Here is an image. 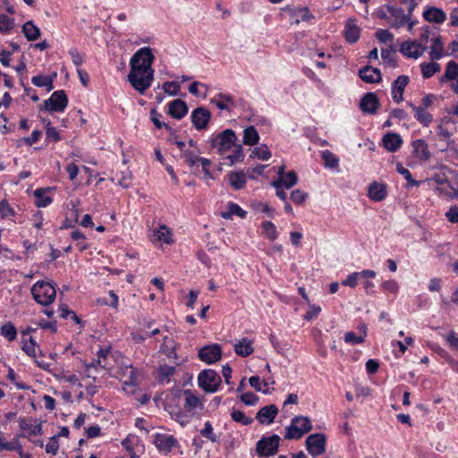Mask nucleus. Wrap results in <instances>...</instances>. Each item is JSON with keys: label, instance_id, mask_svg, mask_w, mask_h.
Wrapping results in <instances>:
<instances>
[{"label": "nucleus", "instance_id": "nucleus-1", "mask_svg": "<svg viewBox=\"0 0 458 458\" xmlns=\"http://www.w3.org/2000/svg\"><path fill=\"white\" fill-rule=\"evenodd\" d=\"M155 56L148 47L139 49L131 58L128 81L135 90L143 94L154 80L152 64Z\"/></svg>", "mask_w": 458, "mask_h": 458}, {"label": "nucleus", "instance_id": "nucleus-2", "mask_svg": "<svg viewBox=\"0 0 458 458\" xmlns=\"http://www.w3.org/2000/svg\"><path fill=\"white\" fill-rule=\"evenodd\" d=\"M35 301L42 306L50 305L55 299L56 290L54 284L46 281H38L31 288Z\"/></svg>", "mask_w": 458, "mask_h": 458}, {"label": "nucleus", "instance_id": "nucleus-3", "mask_svg": "<svg viewBox=\"0 0 458 458\" xmlns=\"http://www.w3.org/2000/svg\"><path fill=\"white\" fill-rule=\"evenodd\" d=\"M236 134L232 129H226L213 136L209 144L211 148H216L221 156L225 155L236 143Z\"/></svg>", "mask_w": 458, "mask_h": 458}, {"label": "nucleus", "instance_id": "nucleus-4", "mask_svg": "<svg viewBox=\"0 0 458 458\" xmlns=\"http://www.w3.org/2000/svg\"><path fill=\"white\" fill-rule=\"evenodd\" d=\"M312 429V424L309 417L295 416L289 426L285 428V439H300Z\"/></svg>", "mask_w": 458, "mask_h": 458}, {"label": "nucleus", "instance_id": "nucleus-5", "mask_svg": "<svg viewBox=\"0 0 458 458\" xmlns=\"http://www.w3.org/2000/svg\"><path fill=\"white\" fill-rule=\"evenodd\" d=\"M280 437L273 434L269 437L263 436L256 443V452L259 457H268L275 455L278 452L280 445Z\"/></svg>", "mask_w": 458, "mask_h": 458}, {"label": "nucleus", "instance_id": "nucleus-6", "mask_svg": "<svg viewBox=\"0 0 458 458\" xmlns=\"http://www.w3.org/2000/svg\"><path fill=\"white\" fill-rule=\"evenodd\" d=\"M222 379L219 374L211 369H203L198 376V384L207 393L218 390Z\"/></svg>", "mask_w": 458, "mask_h": 458}, {"label": "nucleus", "instance_id": "nucleus-7", "mask_svg": "<svg viewBox=\"0 0 458 458\" xmlns=\"http://www.w3.org/2000/svg\"><path fill=\"white\" fill-rule=\"evenodd\" d=\"M68 97L65 91L56 90L54 91L49 98L44 101V105L39 109H45L49 113H63L68 106Z\"/></svg>", "mask_w": 458, "mask_h": 458}, {"label": "nucleus", "instance_id": "nucleus-8", "mask_svg": "<svg viewBox=\"0 0 458 458\" xmlns=\"http://www.w3.org/2000/svg\"><path fill=\"white\" fill-rule=\"evenodd\" d=\"M305 445L310 455L319 456L326 452L327 437L323 433L311 434L306 438Z\"/></svg>", "mask_w": 458, "mask_h": 458}, {"label": "nucleus", "instance_id": "nucleus-9", "mask_svg": "<svg viewBox=\"0 0 458 458\" xmlns=\"http://www.w3.org/2000/svg\"><path fill=\"white\" fill-rule=\"evenodd\" d=\"M153 444L163 454L170 453L174 448L179 447V442L173 435L156 433L153 435Z\"/></svg>", "mask_w": 458, "mask_h": 458}, {"label": "nucleus", "instance_id": "nucleus-10", "mask_svg": "<svg viewBox=\"0 0 458 458\" xmlns=\"http://www.w3.org/2000/svg\"><path fill=\"white\" fill-rule=\"evenodd\" d=\"M222 357V349L218 344H208L198 351V358L207 363L213 364Z\"/></svg>", "mask_w": 458, "mask_h": 458}, {"label": "nucleus", "instance_id": "nucleus-11", "mask_svg": "<svg viewBox=\"0 0 458 458\" xmlns=\"http://www.w3.org/2000/svg\"><path fill=\"white\" fill-rule=\"evenodd\" d=\"M284 12H287L292 20V24H299L301 21H310L315 19V16L310 13L309 7L307 6H290L287 5L282 9Z\"/></svg>", "mask_w": 458, "mask_h": 458}, {"label": "nucleus", "instance_id": "nucleus-12", "mask_svg": "<svg viewBox=\"0 0 458 458\" xmlns=\"http://www.w3.org/2000/svg\"><path fill=\"white\" fill-rule=\"evenodd\" d=\"M211 119L210 111L203 106L195 108L191 114V121L197 131H203L208 128Z\"/></svg>", "mask_w": 458, "mask_h": 458}, {"label": "nucleus", "instance_id": "nucleus-13", "mask_svg": "<svg viewBox=\"0 0 458 458\" xmlns=\"http://www.w3.org/2000/svg\"><path fill=\"white\" fill-rule=\"evenodd\" d=\"M380 106V102L376 93H365L360 102V108L365 114H374L377 112Z\"/></svg>", "mask_w": 458, "mask_h": 458}, {"label": "nucleus", "instance_id": "nucleus-14", "mask_svg": "<svg viewBox=\"0 0 458 458\" xmlns=\"http://www.w3.org/2000/svg\"><path fill=\"white\" fill-rule=\"evenodd\" d=\"M427 47L416 41H404L400 46V52L409 58L417 59L423 55Z\"/></svg>", "mask_w": 458, "mask_h": 458}, {"label": "nucleus", "instance_id": "nucleus-15", "mask_svg": "<svg viewBox=\"0 0 458 458\" xmlns=\"http://www.w3.org/2000/svg\"><path fill=\"white\" fill-rule=\"evenodd\" d=\"M384 8L389 13L390 17L394 18V21L390 23L391 27L400 28L409 21V15L404 13L403 8L391 4H386Z\"/></svg>", "mask_w": 458, "mask_h": 458}, {"label": "nucleus", "instance_id": "nucleus-16", "mask_svg": "<svg viewBox=\"0 0 458 458\" xmlns=\"http://www.w3.org/2000/svg\"><path fill=\"white\" fill-rule=\"evenodd\" d=\"M387 196V185L385 182L373 181L368 187V197L374 202H380Z\"/></svg>", "mask_w": 458, "mask_h": 458}, {"label": "nucleus", "instance_id": "nucleus-17", "mask_svg": "<svg viewBox=\"0 0 458 458\" xmlns=\"http://www.w3.org/2000/svg\"><path fill=\"white\" fill-rule=\"evenodd\" d=\"M410 81L407 75H399L392 83L391 94L392 98L395 103H400L403 100V92Z\"/></svg>", "mask_w": 458, "mask_h": 458}, {"label": "nucleus", "instance_id": "nucleus-18", "mask_svg": "<svg viewBox=\"0 0 458 458\" xmlns=\"http://www.w3.org/2000/svg\"><path fill=\"white\" fill-rule=\"evenodd\" d=\"M277 413L278 408L276 404L266 405L257 412L256 420L262 425H269L274 422Z\"/></svg>", "mask_w": 458, "mask_h": 458}, {"label": "nucleus", "instance_id": "nucleus-19", "mask_svg": "<svg viewBox=\"0 0 458 458\" xmlns=\"http://www.w3.org/2000/svg\"><path fill=\"white\" fill-rule=\"evenodd\" d=\"M210 103L215 105L221 111L231 112L235 107L234 98L230 94L218 93L214 97Z\"/></svg>", "mask_w": 458, "mask_h": 458}, {"label": "nucleus", "instance_id": "nucleus-20", "mask_svg": "<svg viewBox=\"0 0 458 458\" xmlns=\"http://www.w3.org/2000/svg\"><path fill=\"white\" fill-rule=\"evenodd\" d=\"M189 111L186 102L182 99H174L168 104V114L173 118L181 120Z\"/></svg>", "mask_w": 458, "mask_h": 458}, {"label": "nucleus", "instance_id": "nucleus-21", "mask_svg": "<svg viewBox=\"0 0 458 458\" xmlns=\"http://www.w3.org/2000/svg\"><path fill=\"white\" fill-rule=\"evenodd\" d=\"M422 15L427 21L437 24H442L446 20L445 13L441 8L435 6L428 7Z\"/></svg>", "mask_w": 458, "mask_h": 458}, {"label": "nucleus", "instance_id": "nucleus-22", "mask_svg": "<svg viewBox=\"0 0 458 458\" xmlns=\"http://www.w3.org/2000/svg\"><path fill=\"white\" fill-rule=\"evenodd\" d=\"M360 78L367 83H377L381 81V72L377 68L367 65L359 71Z\"/></svg>", "mask_w": 458, "mask_h": 458}, {"label": "nucleus", "instance_id": "nucleus-23", "mask_svg": "<svg viewBox=\"0 0 458 458\" xmlns=\"http://www.w3.org/2000/svg\"><path fill=\"white\" fill-rule=\"evenodd\" d=\"M411 146L414 156L420 161H428L430 158L431 154L426 140L422 139L415 140L411 142Z\"/></svg>", "mask_w": 458, "mask_h": 458}, {"label": "nucleus", "instance_id": "nucleus-24", "mask_svg": "<svg viewBox=\"0 0 458 458\" xmlns=\"http://www.w3.org/2000/svg\"><path fill=\"white\" fill-rule=\"evenodd\" d=\"M344 38L350 44L356 43L360 37V29L352 19H348L344 29Z\"/></svg>", "mask_w": 458, "mask_h": 458}, {"label": "nucleus", "instance_id": "nucleus-25", "mask_svg": "<svg viewBox=\"0 0 458 458\" xmlns=\"http://www.w3.org/2000/svg\"><path fill=\"white\" fill-rule=\"evenodd\" d=\"M298 182V176L294 171L286 173L284 176L278 177L276 180L271 182V186L278 188L284 186L285 189H290Z\"/></svg>", "mask_w": 458, "mask_h": 458}, {"label": "nucleus", "instance_id": "nucleus-26", "mask_svg": "<svg viewBox=\"0 0 458 458\" xmlns=\"http://www.w3.org/2000/svg\"><path fill=\"white\" fill-rule=\"evenodd\" d=\"M403 143L401 136L394 132H388L383 137V144L386 149L390 152L397 151Z\"/></svg>", "mask_w": 458, "mask_h": 458}, {"label": "nucleus", "instance_id": "nucleus-27", "mask_svg": "<svg viewBox=\"0 0 458 458\" xmlns=\"http://www.w3.org/2000/svg\"><path fill=\"white\" fill-rule=\"evenodd\" d=\"M409 106L414 112V117L420 122L424 127H428L433 122V115L426 111L425 107L415 106L412 103H409Z\"/></svg>", "mask_w": 458, "mask_h": 458}, {"label": "nucleus", "instance_id": "nucleus-28", "mask_svg": "<svg viewBox=\"0 0 458 458\" xmlns=\"http://www.w3.org/2000/svg\"><path fill=\"white\" fill-rule=\"evenodd\" d=\"M228 182L235 191L242 190L246 185V175L242 171L230 172L227 174Z\"/></svg>", "mask_w": 458, "mask_h": 458}, {"label": "nucleus", "instance_id": "nucleus-29", "mask_svg": "<svg viewBox=\"0 0 458 458\" xmlns=\"http://www.w3.org/2000/svg\"><path fill=\"white\" fill-rule=\"evenodd\" d=\"M234 352L241 357H248L254 352L252 347V341L244 337L242 338L238 343L234 344Z\"/></svg>", "mask_w": 458, "mask_h": 458}, {"label": "nucleus", "instance_id": "nucleus-30", "mask_svg": "<svg viewBox=\"0 0 458 458\" xmlns=\"http://www.w3.org/2000/svg\"><path fill=\"white\" fill-rule=\"evenodd\" d=\"M47 191L49 188H38L34 191L35 205L38 208H46L52 203L53 199L46 194Z\"/></svg>", "mask_w": 458, "mask_h": 458}, {"label": "nucleus", "instance_id": "nucleus-31", "mask_svg": "<svg viewBox=\"0 0 458 458\" xmlns=\"http://www.w3.org/2000/svg\"><path fill=\"white\" fill-rule=\"evenodd\" d=\"M22 32L29 41H35L40 37V30L32 21H28L23 24Z\"/></svg>", "mask_w": 458, "mask_h": 458}, {"label": "nucleus", "instance_id": "nucleus-32", "mask_svg": "<svg viewBox=\"0 0 458 458\" xmlns=\"http://www.w3.org/2000/svg\"><path fill=\"white\" fill-rule=\"evenodd\" d=\"M185 396L184 408L191 411L197 408H202V403L199 399L190 390L185 389L182 391Z\"/></svg>", "mask_w": 458, "mask_h": 458}, {"label": "nucleus", "instance_id": "nucleus-33", "mask_svg": "<svg viewBox=\"0 0 458 458\" xmlns=\"http://www.w3.org/2000/svg\"><path fill=\"white\" fill-rule=\"evenodd\" d=\"M444 44L442 37L438 35L433 39L430 47L429 57L431 60H439L444 56Z\"/></svg>", "mask_w": 458, "mask_h": 458}, {"label": "nucleus", "instance_id": "nucleus-34", "mask_svg": "<svg viewBox=\"0 0 458 458\" xmlns=\"http://www.w3.org/2000/svg\"><path fill=\"white\" fill-rule=\"evenodd\" d=\"M458 78V64L454 61H449L446 64L444 75L440 78V82L454 81Z\"/></svg>", "mask_w": 458, "mask_h": 458}, {"label": "nucleus", "instance_id": "nucleus-35", "mask_svg": "<svg viewBox=\"0 0 458 458\" xmlns=\"http://www.w3.org/2000/svg\"><path fill=\"white\" fill-rule=\"evenodd\" d=\"M139 444V439L136 436L129 435L123 441L122 445L129 453L130 458H138L139 455L136 454L135 446Z\"/></svg>", "mask_w": 458, "mask_h": 458}, {"label": "nucleus", "instance_id": "nucleus-36", "mask_svg": "<svg viewBox=\"0 0 458 458\" xmlns=\"http://www.w3.org/2000/svg\"><path fill=\"white\" fill-rule=\"evenodd\" d=\"M0 335L9 342H13L17 337V329L13 322L6 321L0 327Z\"/></svg>", "mask_w": 458, "mask_h": 458}, {"label": "nucleus", "instance_id": "nucleus-37", "mask_svg": "<svg viewBox=\"0 0 458 458\" xmlns=\"http://www.w3.org/2000/svg\"><path fill=\"white\" fill-rule=\"evenodd\" d=\"M259 140L258 131L253 125H250L243 131V143L245 145L253 146Z\"/></svg>", "mask_w": 458, "mask_h": 458}, {"label": "nucleus", "instance_id": "nucleus-38", "mask_svg": "<svg viewBox=\"0 0 458 458\" xmlns=\"http://www.w3.org/2000/svg\"><path fill=\"white\" fill-rule=\"evenodd\" d=\"M154 236L157 241L165 242L166 244H170L173 242L172 232L169 229V227L165 225H160L159 228L154 231Z\"/></svg>", "mask_w": 458, "mask_h": 458}, {"label": "nucleus", "instance_id": "nucleus-39", "mask_svg": "<svg viewBox=\"0 0 458 458\" xmlns=\"http://www.w3.org/2000/svg\"><path fill=\"white\" fill-rule=\"evenodd\" d=\"M19 426L21 430H29L30 436H40L43 434L42 425L40 423L31 425L23 418L19 419Z\"/></svg>", "mask_w": 458, "mask_h": 458}, {"label": "nucleus", "instance_id": "nucleus-40", "mask_svg": "<svg viewBox=\"0 0 458 458\" xmlns=\"http://www.w3.org/2000/svg\"><path fill=\"white\" fill-rule=\"evenodd\" d=\"M421 74L424 79L432 77L435 73L438 72L441 69L440 64L436 62L422 63L420 64Z\"/></svg>", "mask_w": 458, "mask_h": 458}, {"label": "nucleus", "instance_id": "nucleus-41", "mask_svg": "<svg viewBox=\"0 0 458 458\" xmlns=\"http://www.w3.org/2000/svg\"><path fill=\"white\" fill-rule=\"evenodd\" d=\"M262 233L269 241H275L278 237V233L274 223L271 221H265L261 225Z\"/></svg>", "mask_w": 458, "mask_h": 458}, {"label": "nucleus", "instance_id": "nucleus-42", "mask_svg": "<svg viewBox=\"0 0 458 458\" xmlns=\"http://www.w3.org/2000/svg\"><path fill=\"white\" fill-rule=\"evenodd\" d=\"M324 165L327 168L336 169L339 166V158L330 150H324L321 154Z\"/></svg>", "mask_w": 458, "mask_h": 458}, {"label": "nucleus", "instance_id": "nucleus-43", "mask_svg": "<svg viewBox=\"0 0 458 458\" xmlns=\"http://www.w3.org/2000/svg\"><path fill=\"white\" fill-rule=\"evenodd\" d=\"M396 171L400 174H402L404 177V179L407 181V187H411V186L418 187V186L420 185L421 182L414 180L412 178V175H411V173L410 172V170L405 168V167H403L401 163L397 164Z\"/></svg>", "mask_w": 458, "mask_h": 458}, {"label": "nucleus", "instance_id": "nucleus-44", "mask_svg": "<svg viewBox=\"0 0 458 458\" xmlns=\"http://www.w3.org/2000/svg\"><path fill=\"white\" fill-rule=\"evenodd\" d=\"M231 418L233 421L240 423L243 426H249L253 423L254 420L245 415L242 411L233 409L231 411Z\"/></svg>", "mask_w": 458, "mask_h": 458}, {"label": "nucleus", "instance_id": "nucleus-45", "mask_svg": "<svg viewBox=\"0 0 458 458\" xmlns=\"http://www.w3.org/2000/svg\"><path fill=\"white\" fill-rule=\"evenodd\" d=\"M159 372V381L160 382H165L168 384L171 379L170 377L174 375L175 373V367L169 366V365H161L158 369Z\"/></svg>", "mask_w": 458, "mask_h": 458}, {"label": "nucleus", "instance_id": "nucleus-46", "mask_svg": "<svg viewBox=\"0 0 458 458\" xmlns=\"http://www.w3.org/2000/svg\"><path fill=\"white\" fill-rule=\"evenodd\" d=\"M15 22L13 18H9L6 14H0V33L7 34L14 27Z\"/></svg>", "mask_w": 458, "mask_h": 458}, {"label": "nucleus", "instance_id": "nucleus-47", "mask_svg": "<svg viewBox=\"0 0 458 458\" xmlns=\"http://www.w3.org/2000/svg\"><path fill=\"white\" fill-rule=\"evenodd\" d=\"M233 154L227 155L226 158L230 161L229 165H233L235 163L243 161L244 154L241 144L233 146Z\"/></svg>", "mask_w": 458, "mask_h": 458}, {"label": "nucleus", "instance_id": "nucleus-48", "mask_svg": "<svg viewBox=\"0 0 458 458\" xmlns=\"http://www.w3.org/2000/svg\"><path fill=\"white\" fill-rule=\"evenodd\" d=\"M232 215H236L241 218H244L247 215V212L243 210L238 204L231 202L228 204V212L223 213L222 216L224 218H229Z\"/></svg>", "mask_w": 458, "mask_h": 458}, {"label": "nucleus", "instance_id": "nucleus-49", "mask_svg": "<svg viewBox=\"0 0 458 458\" xmlns=\"http://www.w3.org/2000/svg\"><path fill=\"white\" fill-rule=\"evenodd\" d=\"M271 156V152L266 145L254 148L250 155L251 157H258L261 160H268Z\"/></svg>", "mask_w": 458, "mask_h": 458}, {"label": "nucleus", "instance_id": "nucleus-50", "mask_svg": "<svg viewBox=\"0 0 458 458\" xmlns=\"http://www.w3.org/2000/svg\"><path fill=\"white\" fill-rule=\"evenodd\" d=\"M36 347V341L32 337H30L29 340H23L21 349L30 357H37Z\"/></svg>", "mask_w": 458, "mask_h": 458}, {"label": "nucleus", "instance_id": "nucleus-51", "mask_svg": "<svg viewBox=\"0 0 458 458\" xmlns=\"http://www.w3.org/2000/svg\"><path fill=\"white\" fill-rule=\"evenodd\" d=\"M200 435L211 441L212 443L217 442L218 437L213 431L212 424L209 420L206 421L204 428L200 430Z\"/></svg>", "mask_w": 458, "mask_h": 458}, {"label": "nucleus", "instance_id": "nucleus-52", "mask_svg": "<svg viewBox=\"0 0 458 458\" xmlns=\"http://www.w3.org/2000/svg\"><path fill=\"white\" fill-rule=\"evenodd\" d=\"M366 333L363 335H357L354 332L349 331L344 334V342L352 345H357L364 343Z\"/></svg>", "mask_w": 458, "mask_h": 458}, {"label": "nucleus", "instance_id": "nucleus-53", "mask_svg": "<svg viewBox=\"0 0 458 458\" xmlns=\"http://www.w3.org/2000/svg\"><path fill=\"white\" fill-rule=\"evenodd\" d=\"M0 215L3 219L14 216L16 215L14 209L10 206L6 199L0 201Z\"/></svg>", "mask_w": 458, "mask_h": 458}, {"label": "nucleus", "instance_id": "nucleus-54", "mask_svg": "<svg viewBox=\"0 0 458 458\" xmlns=\"http://www.w3.org/2000/svg\"><path fill=\"white\" fill-rule=\"evenodd\" d=\"M162 89L170 96H177L180 91V84L177 81H165L163 83Z\"/></svg>", "mask_w": 458, "mask_h": 458}, {"label": "nucleus", "instance_id": "nucleus-55", "mask_svg": "<svg viewBox=\"0 0 458 458\" xmlns=\"http://www.w3.org/2000/svg\"><path fill=\"white\" fill-rule=\"evenodd\" d=\"M290 198L294 204L301 205L306 201L308 193L300 189H296L292 191Z\"/></svg>", "mask_w": 458, "mask_h": 458}, {"label": "nucleus", "instance_id": "nucleus-56", "mask_svg": "<svg viewBox=\"0 0 458 458\" xmlns=\"http://www.w3.org/2000/svg\"><path fill=\"white\" fill-rule=\"evenodd\" d=\"M381 56L392 67H396L397 66V62H396V58H395V52H394V50L387 49V48H383L381 50Z\"/></svg>", "mask_w": 458, "mask_h": 458}, {"label": "nucleus", "instance_id": "nucleus-57", "mask_svg": "<svg viewBox=\"0 0 458 458\" xmlns=\"http://www.w3.org/2000/svg\"><path fill=\"white\" fill-rule=\"evenodd\" d=\"M240 400L247 406H254L258 403L259 398L255 394L247 392L241 394Z\"/></svg>", "mask_w": 458, "mask_h": 458}, {"label": "nucleus", "instance_id": "nucleus-58", "mask_svg": "<svg viewBox=\"0 0 458 458\" xmlns=\"http://www.w3.org/2000/svg\"><path fill=\"white\" fill-rule=\"evenodd\" d=\"M182 157L184 158L186 164L190 167H194L199 165V156L194 154L191 150H185L182 153Z\"/></svg>", "mask_w": 458, "mask_h": 458}, {"label": "nucleus", "instance_id": "nucleus-59", "mask_svg": "<svg viewBox=\"0 0 458 458\" xmlns=\"http://www.w3.org/2000/svg\"><path fill=\"white\" fill-rule=\"evenodd\" d=\"M7 378L13 383L15 385V386L17 387V389H21V390H29L30 387L29 385L23 383V382H18L16 381V374L14 372V370L12 369V368H9L8 369V373H7Z\"/></svg>", "mask_w": 458, "mask_h": 458}, {"label": "nucleus", "instance_id": "nucleus-60", "mask_svg": "<svg viewBox=\"0 0 458 458\" xmlns=\"http://www.w3.org/2000/svg\"><path fill=\"white\" fill-rule=\"evenodd\" d=\"M377 40L381 43H386L394 39V35L388 30L379 29L375 34Z\"/></svg>", "mask_w": 458, "mask_h": 458}, {"label": "nucleus", "instance_id": "nucleus-61", "mask_svg": "<svg viewBox=\"0 0 458 458\" xmlns=\"http://www.w3.org/2000/svg\"><path fill=\"white\" fill-rule=\"evenodd\" d=\"M381 287L383 291L388 292L390 293H396L399 291L398 283L394 279L383 282Z\"/></svg>", "mask_w": 458, "mask_h": 458}, {"label": "nucleus", "instance_id": "nucleus-62", "mask_svg": "<svg viewBox=\"0 0 458 458\" xmlns=\"http://www.w3.org/2000/svg\"><path fill=\"white\" fill-rule=\"evenodd\" d=\"M59 450V442L57 437H51L49 442L46 445V452L55 455Z\"/></svg>", "mask_w": 458, "mask_h": 458}, {"label": "nucleus", "instance_id": "nucleus-63", "mask_svg": "<svg viewBox=\"0 0 458 458\" xmlns=\"http://www.w3.org/2000/svg\"><path fill=\"white\" fill-rule=\"evenodd\" d=\"M69 55L76 67H79L83 64L84 56L78 51L77 48H71L69 50Z\"/></svg>", "mask_w": 458, "mask_h": 458}, {"label": "nucleus", "instance_id": "nucleus-64", "mask_svg": "<svg viewBox=\"0 0 458 458\" xmlns=\"http://www.w3.org/2000/svg\"><path fill=\"white\" fill-rule=\"evenodd\" d=\"M445 216L449 222L453 224L458 223V206H451L448 211L445 213Z\"/></svg>", "mask_w": 458, "mask_h": 458}]
</instances>
